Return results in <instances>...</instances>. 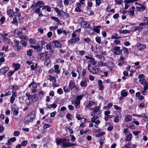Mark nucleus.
<instances>
[{
	"instance_id": "nucleus-12",
	"label": "nucleus",
	"mask_w": 148,
	"mask_h": 148,
	"mask_svg": "<svg viewBox=\"0 0 148 148\" xmlns=\"http://www.w3.org/2000/svg\"><path fill=\"white\" fill-rule=\"evenodd\" d=\"M45 47L47 50H49V52L50 53L53 54L54 53V50L52 48L51 43H47Z\"/></svg>"
},
{
	"instance_id": "nucleus-55",
	"label": "nucleus",
	"mask_w": 148,
	"mask_h": 148,
	"mask_svg": "<svg viewBox=\"0 0 148 148\" xmlns=\"http://www.w3.org/2000/svg\"><path fill=\"white\" fill-rule=\"evenodd\" d=\"M27 141L26 140H24L22 141L21 143V145L23 147L25 146L27 144Z\"/></svg>"
},
{
	"instance_id": "nucleus-11",
	"label": "nucleus",
	"mask_w": 148,
	"mask_h": 148,
	"mask_svg": "<svg viewBox=\"0 0 148 148\" xmlns=\"http://www.w3.org/2000/svg\"><path fill=\"white\" fill-rule=\"evenodd\" d=\"M143 20L144 22L139 23V25L140 26L147 25L148 26V18L146 17H144L143 18Z\"/></svg>"
},
{
	"instance_id": "nucleus-20",
	"label": "nucleus",
	"mask_w": 148,
	"mask_h": 148,
	"mask_svg": "<svg viewBox=\"0 0 148 148\" xmlns=\"http://www.w3.org/2000/svg\"><path fill=\"white\" fill-rule=\"evenodd\" d=\"M128 92L125 90H122L121 92V95L123 97H126L128 94Z\"/></svg>"
},
{
	"instance_id": "nucleus-37",
	"label": "nucleus",
	"mask_w": 148,
	"mask_h": 148,
	"mask_svg": "<svg viewBox=\"0 0 148 148\" xmlns=\"http://www.w3.org/2000/svg\"><path fill=\"white\" fill-rule=\"evenodd\" d=\"M143 85L144 86V90H146L148 89V83L146 81Z\"/></svg>"
},
{
	"instance_id": "nucleus-16",
	"label": "nucleus",
	"mask_w": 148,
	"mask_h": 148,
	"mask_svg": "<svg viewBox=\"0 0 148 148\" xmlns=\"http://www.w3.org/2000/svg\"><path fill=\"white\" fill-rule=\"evenodd\" d=\"M76 85L74 81L71 80H70L69 82V86L70 88L72 90L74 87H75Z\"/></svg>"
},
{
	"instance_id": "nucleus-47",
	"label": "nucleus",
	"mask_w": 148,
	"mask_h": 148,
	"mask_svg": "<svg viewBox=\"0 0 148 148\" xmlns=\"http://www.w3.org/2000/svg\"><path fill=\"white\" fill-rule=\"evenodd\" d=\"M83 24H84V25L85 26V27L87 28L89 27L90 25V24L87 21H83Z\"/></svg>"
},
{
	"instance_id": "nucleus-21",
	"label": "nucleus",
	"mask_w": 148,
	"mask_h": 148,
	"mask_svg": "<svg viewBox=\"0 0 148 148\" xmlns=\"http://www.w3.org/2000/svg\"><path fill=\"white\" fill-rule=\"evenodd\" d=\"M13 67H14V71H17L18 70L20 67V64L18 63H13Z\"/></svg>"
},
{
	"instance_id": "nucleus-49",
	"label": "nucleus",
	"mask_w": 148,
	"mask_h": 148,
	"mask_svg": "<svg viewBox=\"0 0 148 148\" xmlns=\"http://www.w3.org/2000/svg\"><path fill=\"white\" fill-rule=\"evenodd\" d=\"M12 22L13 24L14 25H18V23L17 19L16 17H15L13 18V20Z\"/></svg>"
},
{
	"instance_id": "nucleus-46",
	"label": "nucleus",
	"mask_w": 148,
	"mask_h": 148,
	"mask_svg": "<svg viewBox=\"0 0 148 148\" xmlns=\"http://www.w3.org/2000/svg\"><path fill=\"white\" fill-rule=\"evenodd\" d=\"M103 0H96V7L99 6L101 3V1Z\"/></svg>"
},
{
	"instance_id": "nucleus-19",
	"label": "nucleus",
	"mask_w": 148,
	"mask_h": 148,
	"mask_svg": "<svg viewBox=\"0 0 148 148\" xmlns=\"http://www.w3.org/2000/svg\"><path fill=\"white\" fill-rule=\"evenodd\" d=\"M140 7H136V9L137 11H142L145 9V5L140 4Z\"/></svg>"
},
{
	"instance_id": "nucleus-51",
	"label": "nucleus",
	"mask_w": 148,
	"mask_h": 148,
	"mask_svg": "<svg viewBox=\"0 0 148 148\" xmlns=\"http://www.w3.org/2000/svg\"><path fill=\"white\" fill-rule=\"evenodd\" d=\"M56 62L58 63H61L62 64H63L64 63V60L61 59H57L56 60Z\"/></svg>"
},
{
	"instance_id": "nucleus-24",
	"label": "nucleus",
	"mask_w": 148,
	"mask_h": 148,
	"mask_svg": "<svg viewBox=\"0 0 148 148\" xmlns=\"http://www.w3.org/2000/svg\"><path fill=\"white\" fill-rule=\"evenodd\" d=\"M59 66L58 65L56 64L54 65V68L55 69V72L58 74H59L60 72V71L59 69Z\"/></svg>"
},
{
	"instance_id": "nucleus-58",
	"label": "nucleus",
	"mask_w": 148,
	"mask_h": 148,
	"mask_svg": "<svg viewBox=\"0 0 148 148\" xmlns=\"http://www.w3.org/2000/svg\"><path fill=\"white\" fill-rule=\"evenodd\" d=\"M72 115L70 113H68L66 114V118L68 119L69 120H72V119L70 117Z\"/></svg>"
},
{
	"instance_id": "nucleus-18",
	"label": "nucleus",
	"mask_w": 148,
	"mask_h": 148,
	"mask_svg": "<svg viewBox=\"0 0 148 148\" xmlns=\"http://www.w3.org/2000/svg\"><path fill=\"white\" fill-rule=\"evenodd\" d=\"M58 77V75H56L55 76L53 77L51 75H49L48 79L53 82H56V79Z\"/></svg>"
},
{
	"instance_id": "nucleus-28",
	"label": "nucleus",
	"mask_w": 148,
	"mask_h": 148,
	"mask_svg": "<svg viewBox=\"0 0 148 148\" xmlns=\"http://www.w3.org/2000/svg\"><path fill=\"white\" fill-rule=\"evenodd\" d=\"M91 27H88L86 28V31L89 34H92L93 33V29Z\"/></svg>"
},
{
	"instance_id": "nucleus-45",
	"label": "nucleus",
	"mask_w": 148,
	"mask_h": 148,
	"mask_svg": "<svg viewBox=\"0 0 148 148\" xmlns=\"http://www.w3.org/2000/svg\"><path fill=\"white\" fill-rule=\"evenodd\" d=\"M98 116H93L91 119V121L92 123H94L96 121V120L97 119Z\"/></svg>"
},
{
	"instance_id": "nucleus-17",
	"label": "nucleus",
	"mask_w": 148,
	"mask_h": 148,
	"mask_svg": "<svg viewBox=\"0 0 148 148\" xmlns=\"http://www.w3.org/2000/svg\"><path fill=\"white\" fill-rule=\"evenodd\" d=\"M52 43L53 44L54 46L56 47H60L62 45L60 42L57 40L53 41Z\"/></svg>"
},
{
	"instance_id": "nucleus-34",
	"label": "nucleus",
	"mask_w": 148,
	"mask_h": 148,
	"mask_svg": "<svg viewBox=\"0 0 148 148\" xmlns=\"http://www.w3.org/2000/svg\"><path fill=\"white\" fill-rule=\"evenodd\" d=\"M80 85L82 86H83L84 87H86L87 84L85 80L84 81H82L80 83Z\"/></svg>"
},
{
	"instance_id": "nucleus-53",
	"label": "nucleus",
	"mask_w": 148,
	"mask_h": 148,
	"mask_svg": "<svg viewBox=\"0 0 148 148\" xmlns=\"http://www.w3.org/2000/svg\"><path fill=\"white\" fill-rule=\"evenodd\" d=\"M122 49L124 51V53L126 54H128V49L127 48L125 47H123Z\"/></svg>"
},
{
	"instance_id": "nucleus-60",
	"label": "nucleus",
	"mask_w": 148,
	"mask_h": 148,
	"mask_svg": "<svg viewBox=\"0 0 148 148\" xmlns=\"http://www.w3.org/2000/svg\"><path fill=\"white\" fill-rule=\"evenodd\" d=\"M134 10L130 9L129 10L130 15H131L132 16H134Z\"/></svg>"
},
{
	"instance_id": "nucleus-23",
	"label": "nucleus",
	"mask_w": 148,
	"mask_h": 148,
	"mask_svg": "<svg viewBox=\"0 0 148 148\" xmlns=\"http://www.w3.org/2000/svg\"><path fill=\"white\" fill-rule=\"evenodd\" d=\"M16 140V138L14 137L12 138H11L10 139H9L8 140V143H6L7 145H10L11 144V142H13Z\"/></svg>"
},
{
	"instance_id": "nucleus-4",
	"label": "nucleus",
	"mask_w": 148,
	"mask_h": 148,
	"mask_svg": "<svg viewBox=\"0 0 148 148\" xmlns=\"http://www.w3.org/2000/svg\"><path fill=\"white\" fill-rule=\"evenodd\" d=\"M89 109L90 110L93 111L95 115H99L102 112L100 110V108L99 106L95 107L93 108H89Z\"/></svg>"
},
{
	"instance_id": "nucleus-56",
	"label": "nucleus",
	"mask_w": 148,
	"mask_h": 148,
	"mask_svg": "<svg viewBox=\"0 0 148 148\" xmlns=\"http://www.w3.org/2000/svg\"><path fill=\"white\" fill-rule=\"evenodd\" d=\"M20 134V132L19 131H14L13 135L14 136H17Z\"/></svg>"
},
{
	"instance_id": "nucleus-39",
	"label": "nucleus",
	"mask_w": 148,
	"mask_h": 148,
	"mask_svg": "<svg viewBox=\"0 0 148 148\" xmlns=\"http://www.w3.org/2000/svg\"><path fill=\"white\" fill-rule=\"evenodd\" d=\"M132 135L131 134L127 135L126 137V140L128 141H130L131 140Z\"/></svg>"
},
{
	"instance_id": "nucleus-42",
	"label": "nucleus",
	"mask_w": 148,
	"mask_h": 148,
	"mask_svg": "<svg viewBox=\"0 0 148 148\" xmlns=\"http://www.w3.org/2000/svg\"><path fill=\"white\" fill-rule=\"evenodd\" d=\"M105 140L104 138L102 137L99 140V143L101 145H102L103 143H105Z\"/></svg>"
},
{
	"instance_id": "nucleus-35",
	"label": "nucleus",
	"mask_w": 148,
	"mask_h": 148,
	"mask_svg": "<svg viewBox=\"0 0 148 148\" xmlns=\"http://www.w3.org/2000/svg\"><path fill=\"white\" fill-rule=\"evenodd\" d=\"M118 34H115L114 35H112L111 36V38L113 39H120L121 38V37L119 36H118Z\"/></svg>"
},
{
	"instance_id": "nucleus-36",
	"label": "nucleus",
	"mask_w": 148,
	"mask_h": 148,
	"mask_svg": "<svg viewBox=\"0 0 148 148\" xmlns=\"http://www.w3.org/2000/svg\"><path fill=\"white\" fill-rule=\"evenodd\" d=\"M40 9H37L35 10L34 11L36 13H38V15L40 16H42L43 15L42 14L41 12H40Z\"/></svg>"
},
{
	"instance_id": "nucleus-5",
	"label": "nucleus",
	"mask_w": 148,
	"mask_h": 148,
	"mask_svg": "<svg viewBox=\"0 0 148 148\" xmlns=\"http://www.w3.org/2000/svg\"><path fill=\"white\" fill-rule=\"evenodd\" d=\"M18 32V35L19 38L22 39H24L25 40H27L29 39V38L26 36H23L21 34H22V28H19L17 29Z\"/></svg>"
},
{
	"instance_id": "nucleus-54",
	"label": "nucleus",
	"mask_w": 148,
	"mask_h": 148,
	"mask_svg": "<svg viewBox=\"0 0 148 148\" xmlns=\"http://www.w3.org/2000/svg\"><path fill=\"white\" fill-rule=\"evenodd\" d=\"M54 10L56 12L58 15H61V13L59 10V9L57 8H54Z\"/></svg>"
},
{
	"instance_id": "nucleus-6",
	"label": "nucleus",
	"mask_w": 148,
	"mask_h": 148,
	"mask_svg": "<svg viewBox=\"0 0 148 148\" xmlns=\"http://www.w3.org/2000/svg\"><path fill=\"white\" fill-rule=\"evenodd\" d=\"M120 49L121 47H120L115 46L112 51H113L115 55H119L122 52V51Z\"/></svg>"
},
{
	"instance_id": "nucleus-64",
	"label": "nucleus",
	"mask_w": 148,
	"mask_h": 148,
	"mask_svg": "<svg viewBox=\"0 0 148 148\" xmlns=\"http://www.w3.org/2000/svg\"><path fill=\"white\" fill-rule=\"evenodd\" d=\"M36 71L37 72L41 73L42 71V69L40 67H38L36 68Z\"/></svg>"
},
{
	"instance_id": "nucleus-29",
	"label": "nucleus",
	"mask_w": 148,
	"mask_h": 148,
	"mask_svg": "<svg viewBox=\"0 0 148 148\" xmlns=\"http://www.w3.org/2000/svg\"><path fill=\"white\" fill-rule=\"evenodd\" d=\"M4 41L6 44H9L11 45L12 44V42L8 38H4Z\"/></svg>"
},
{
	"instance_id": "nucleus-32",
	"label": "nucleus",
	"mask_w": 148,
	"mask_h": 148,
	"mask_svg": "<svg viewBox=\"0 0 148 148\" xmlns=\"http://www.w3.org/2000/svg\"><path fill=\"white\" fill-rule=\"evenodd\" d=\"M63 89L65 93L69 92L71 90L69 87L67 86H64L63 88Z\"/></svg>"
},
{
	"instance_id": "nucleus-44",
	"label": "nucleus",
	"mask_w": 148,
	"mask_h": 148,
	"mask_svg": "<svg viewBox=\"0 0 148 148\" xmlns=\"http://www.w3.org/2000/svg\"><path fill=\"white\" fill-rule=\"evenodd\" d=\"M95 103V102H94L90 101L88 103V105L86 106V107L88 108H90V107L94 105Z\"/></svg>"
},
{
	"instance_id": "nucleus-50",
	"label": "nucleus",
	"mask_w": 148,
	"mask_h": 148,
	"mask_svg": "<svg viewBox=\"0 0 148 148\" xmlns=\"http://www.w3.org/2000/svg\"><path fill=\"white\" fill-rule=\"evenodd\" d=\"M64 140V139H59L57 140L56 141L57 144L58 145H60L61 143H63V141Z\"/></svg>"
},
{
	"instance_id": "nucleus-27",
	"label": "nucleus",
	"mask_w": 148,
	"mask_h": 148,
	"mask_svg": "<svg viewBox=\"0 0 148 148\" xmlns=\"http://www.w3.org/2000/svg\"><path fill=\"white\" fill-rule=\"evenodd\" d=\"M88 62L90 63L89 64H91L94 66L97 63V61L95 60V58H92V59H91Z\"/></svg>"
},
{
	"instance_id": "nucleus-3",
	"label": "nucleus",
	"mask_w": 148,
	"mask_h": 148,
	"mask_svg": "<svg viewBox=\"0 0 148 148\" xmlns=\"http://www.w3.org/2000/svg\"><path fill=\"white\" fill-rule=\"evenodd\" d=\"M88 69L90 72L93 74H98L99 73V69L97 66H91L90 64H89L88 66Z\"/></svg>"
},
{
	"instance_id": "nucleus-31",
	"label": "nucleus",
	"mask_w": 148,
	"mask_h": 148,
	"mask_svg": "<svg viewBox=\"0 0 148 148\" xmlns=\"http://www.w3.org/2000/svg\"><path fill=\"white\" fill-rule=\"evenodd\" d=\"M108 66L110 68V70H112V68H114V65L113 63L111 62H109L108 63Z\"/></svg>"
},
{
	"instance_id": "nucleus-40",
	"label": "nucleus",
	"mask_w": 148,
	"mask_h": 148,
	"mask_svg": "<svg viewBox=\"0 0 148 148\" xmlns=\"http://www.w3.org/2000/svg\"><path fill=\"white\" fill-rule=\"evenodd\" d=\"M32 88H33L36 89L39 85L38 84L35 83L34 81H32Z\"/></svg>"
},
{
	"instance_id": "nucleus-2",
	"label": "nucleus",
	"mask_w": 148,
	"mask_h": 148,
	"mask_svg": "<svg viewBox=\"0 0 148 148\" xmlns=\"http://www.w3.org/2000/svg\"><path fill=\"white\" fill-rule=\"evenodd\" d=\"M44 4V3L43 1H40L32 5L31 7L33 8L35 11V10L37 9H40V8L43 7Z\"/></svg>"
},
{
	"instance_id": "nucleus-43",
	"label": "nucleus",
	"mask_w": 148,
	"mask_h": 148,
	"mask_svg": "<svg viewBox=\"0 0 148 148\" xmlns=\"http://www.w3.org/2000/svg\"><path fill=\"white\" fill-rule=\"evenodd\" d=\"M91 49L93 52H95L97 50V46L92 45L91 46Z\"/></svg>"
},
{
	"instance_id": "nucleus-8",
	"label": "nucleus",
	"mask_w": 148,
	"mask_h": 148,
	"mask_svg": "<svg viewBox=\"0 0 148 148\" xmlns=\"http://www.w3.org/2000/svg\"><path fill=\"white\" fill-rule=\"evenodd\" d=\"M121 117V113L119 112H117L116 113V116L115 117L114 122L115 123L118 122L119 121V120Z\"/></svg>"
},
{
	"instance_id": "nucleus-13",
	"label": "nucleus",
	"mask_w": 148,
	"mask_h": 148,
	"mask_svg": "<svg viewBox=\"0 0 148 148\" xmlns=\"http://www.w3.org/2000/svg\"><path fill=\"white\" fill-rule=\"evenodd\" d=\"M51 64V61L50 59L48 58H46L44 63L45 66L49 67H50Z\"/></svg>"
},
{
	"instance_id": "nucleus-22",
	"label": "nucleus",
	"mask_w": 148,
	"mask_h": 148,
	"mask_svg": "<svg viewBox=\"0 0 148 148\" xmlns=\"http://www.w3.org/2000/svg\"><path fill=\"white\" fill-rule=\"evenodd\" d=\"M13 13V14L14 15L16 13V12H13V10L12 9H10L7 11V13L8 15L10 16V17H12V14Z\"/></svg>"
},
{
	"instance_id": "nucleus-61",
	"label": "nucleus",
	"mask_w": 148,
	"mask_h": 148,
	"mask_svg": "<svg viewBox=\"0 0 148 148\" xmlns=\"http://www.w3.org/2000/svg\"><path fill=\"white\" fill-rule=\"evenodd\" d=\"M130 30H123L122 31V33L123 34L126 33H130Z\"/></svg>"
},
{
	"instance_id": "nucleus-1",
	"label": "nucleus",
	"mask_w": 148,
	"mask_h": 148,
	"mask_svg": "<svg viewBox=\"0 0 148 148\" xmlns=\"http://www.w3.org/2000/svg\"><path fill=\"white\" fill-rule=\"evenodd\" d=\"M36 117L35 112H33L29 115L26 116L24 119L23 123L25 124L32 122Z\"/></svg>"
},
{
	"instance_id": "nucleus-41",
	"label": "nucleus",
	"mask_w": 148,
	"mask_h": 148,
	"mask_svg": "<svg viewBox=\"0 0 148 148\" xmlns=\"http://www.w3.org/2000/svg\"><path fill=\"white\" fill-rule=\"evenodd\" d=\"M51 18L52 20H54L58 24H59L60 23V20L57 17L54 16H52L51 17Z\"/></svg>"
},
{
	"instance_id": "nucleus-15",
	"label": "nucleus",
	"mask_w": 148,
	"mask_h": 148,
	"mask_svg": "<svg viewBox=\"0 0 148 148\" xmlns=\"http://www.w3.org/2000/svg\"><path fill=\"white\" fill-rule=\"evenodd\" d=\"M137 47L138 48V49L140 51H143L146 48V45H145L140 43L138 44L137 45Z\"/></svg>"
},
{
	"instance_id": "nucleus-30",
	"label": "nucleus",
	"mask_w": 148,
	"mask_h": 148,
	"mask_svg": "<svg viewBox=\"0 0 148 148\" xmlns=\"http://www.w3.org/2000/svg\"><path fill=\"white\" fill-rule=\"evenodd\" d=\"M30 97L32 98V100L34 101H36L37 100V97L36 94H34L30 96Z\"/></svg>"
},
{
	"instance_id": "nucleus-25",
	"label": "nucleus",
	"mask_w": 148,
	"mask_h": 148,
	"mask_svg": "<svg viewBox=\"0 0 148 148\" xmlns=\"http://www.w3.org/2000/svg\"><path fill=\"white\" fill-rule=\"evenodd\" d=\"M96 57L99 60L103 61L105 60V57L103 55H96Z\"/></svg>"
},
{
	"instance_id": "nucleus-38",
	"label": "nucleus",
	"mask_w": 148,
	"mask_h": 148,
	"mask_svg": "<svg viewBox=\"0 0 148 148\" xmlns=\"http://www.w3.org/2000/svg\"><path fill=\"white\" fill-rule=\"evenodd\" d=\"M138 0H124L125 3H131L134 2L138 1Z\"/></svg>"
},
{
	"instance_id": "nucleus-9",
	"label": "nucleus",
	"mask_w": 148,
	"mask_h": 148,
	"mask_svg": "<svg viewBox=\"0 0 148 148\" xmlns=\"http://www.w3.org/2000/svg\"><path fill=\"white\" fill-rule=\"evenodd\" d=\"M70 144V143L69 142V139H64L63 143L62 144V147H69Z\"/></svg>"
},
{
	"instance_id": "nucleus-52",
	"label": "nucleus",
	"mask_w": 148,
	"mask_h": 148,
	"mask_svg": "<svg viewBox=\"0 0 148 148\" xmlns=\"http://www.w3.org/2000/svg\"><path fill=\"white\" fill-rule=\"evenodd\" d=\"M33 50L32 49H29L27 51V54L29 56H31L32 55V53L33 52Z\"/></svg>"
},
{
	"instance_id": "nucleus-57",
	"label": "nucleus",
	"mask_w": 148,
	"mask_h": 148,
	"mask_svg": "<svg viewBox=\"0 0 148 148\" xmlns=\"http://www.w3.org/2000/svg\"><path fill=\"white\" fill-rule=\"evenodd\" d=\"M20 42L23 46H25L27 44V42L23 40H21L20 41Z\"/></svg>"
},
{
	"instance_id": "nucleus-33",
	"label": "nucleus",
	"mask_w": 148,
	"mask_h": 148,
	"mask_svg": "<svg viewBox=\"0 0 148 148\" xmlns=\"http://www.w3.org/2000/svg\"><path fill=\"white\" fill-rule=\"evenodd\" d=\"M101 27V26H96L93 29V31L97 33H99L100 29L99 28Z\"/></svg>"
},
{
	"instance_id": "nucleus-10",
	"label": "nucleus",
	"mask_w": 148,
	"mask_h": 148,
	"mask_svg": "<svg viewBox=\"0 0 148 148\" xmlns=\"http://www.w3.org/2000/svg\"><path fill=\"white\" fill-rule=\"evenodd\" d=\"M47 55L46 53H41L38 54V57L40 60H44L45 59H46L47 57Z\"/></svg>"
},
{
	"instance_id": "nucleus-63",
	"label": "nucleus",
	"mask_w": 148,
	"mask_h": 148,
	"mask_svg": "<svg viewBox=\"0 0 148 148\" xmlns=\"http://www.w3.org/2000/svg\"><path fill=\"white\" fill-rule=\"evenodd\" d=\"M95 40L96 42L99 44L101 42V39L98 37H97L96 38Z\"/></svg>"
},
{
	"instance_id": "nucleus-59",
	"label": "nucleus",
	"mask_w": 148,
	"mask_h": 148,
	"mask_svg": "<svg viewBox=\"0 0 148 148\" xmlns=\"http://www.w3.org/2000/svg\"><path fill=\"white\" fill-rule=\"evenodd\" d=\"M14 72V71H9L8 73V76H11Z\"/></svg>"
},
{
	"instance_id": "nucleus-7",
	"label": "nucleus",
	"mask_w": 148,
	"mask_h": 148,
	"mask_svg": "<svg viewBox=\"0 0 148 148\" xmlns=\"http://www.w3.org/2000/svg\"><path fill=\"white\" fill-rule=\"evenodd\" d=\"M142 26H140L139 25L138 26H135L131 28V30L132 31L135 32L137 31L141 30L143 29L144 27Z\"/></svg>"
},
{
	"instance_id": "nucleus-62",
	"label": "nucleus",
	"mask_w": 148,
	"mask_h": 148,
	"mask_svg": "<svg viewBox=\"0 0 148 148\" xmlns=\"http://www.w3.org/2000/svg\"><path fill=\"white\" fill-rule=\"evenodd\" d=\"M15 100V97L13 96H11L10 97V102L11 103H13Z\"/></svg>"
},
{
	"instance_id": "nucleus-26",
	"label": "nucleus",
	"mask_w": 148,
	"mask_h": 148,
	"mask_svg": "<svg viewBox=\"0 0 148 148\" xmlns=\"http://www.w3.org/2000/svg\"><path fill=\"white\" fill-rule=\"evenodd\" d=\"M132 117L130 115H125V120L126 122H129L131 121Z\"/></svg>"
},
{
	"instance_id": "nucleus-14",
	"label": "nucleus",
	"mask_w": 148,
	"mask_h": 148,
	"mask_svg": "<svg viewBox=\"0 0 148 148\" xmlns=\"http://www.w3.org/2000/svg\"><path fill=\"white\" fill-rule=\"evenodd\" d=\"M80 39L79 38L76 37L74 38H71L69 41V43H75L77 41H79Z\"/></svg>"
},
{
	"instance_id": "nucleus-48",
	"label": "nucleus",
	"mask_w": 148,
	"mask_h": 148,
	"mask_svg": "<svg viewBox=\"0 0 148 148\" xmlns=\"http://www.w3.org/2000/svg\"><path fill=\"white\" fill-rule=\"evenodd\" d=\"M8 45H6L5 46H4L2 48V50L3 51H5L6 52L8 50Z\"/></svg>"
}]
</instances>
